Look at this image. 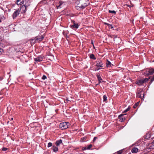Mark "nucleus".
Returning <instances> with one entry per match:
<instances>
[{
	"mask_svg": "<svg viewBox=\"0 0 154 154\" xmlns=\"http://www.w3.org/2000/svg\"><path fill=\"white\" fill-rule=\"evenodd\" d=\"M16 3L18 5H22L20 7V11L22 14L25 13L27 8L30 6V0H17Z\"/></svg>",
	"mask_w": 154,
	"mask_h": 154,
	"instance_id": "obj_1",
	"label": "nucleus"
},
{
	"mask_svg": "<svg viewBox=\"0 0 154 154\" xmlns=\"http://www.w3.org/2000/svg\"><path fill=\"white\" fill-rule=\"evenodd\" d=\"M76 3L77 5L76 7L77 9H84L89 4L88 0H77Z\"/></svg>",
	"mask_w": 154,
	"mask_h": 154,
	"instance_id": "obj_2",
	"label": "nucleus"
},
{
	"mask_svg": "<svg viewBox=\"0 0 154 154\" xmlns=\"http://www.w3.org/2000/svg\"><path fill=\"white\" fill-rule=\"evenodd\" d=\"M70 124L69 122H63L60 124L59 128L62 130L67 128L69 125Z\"/></svg>",
	"mask_w": 154,
	"mask_h": 154,
	"instance_id": "obj_3",
	"label": "nucleus"
},
{
	"mask_svg": "<svg viewBox=\"0 0 154 154\" xmlns=\"http://www.w3.org/2000/svg\"><path fill=\"white\" fill-rule=\"evenodd\" d=\"M96 65L97 66V68L95 69V70H98L100 69V68H98V67H103V64L101 61H97Z\"/></svg>",
	"mask_w": 154,
	"mask_h": 154,
	"instance_id": "obj_4",
	"label": "nucleus"
},
{
	"mask_svg": "<svg viewBox=\"0 0 154 154\" xmlns=\"http://www.w3.org/2000/svg\"><path fill=\"white\" fill-rule=\"evenodd\" d=\"M20 13V11L19 9L16 10L12 14L13 18L15 19L17 16H18Z\"/></svg>",
	"mask_w": 154,
	"mask_h": 154,
	"instance_id": "obj_5",
	"label": "nucleus"
},
{
	"mask_svg": "<svg viewBox=\"0 0 154 154\" xmlns=\"http://www.w3.org/2000/svg\"><path fill=\"white\" fill-rule=\"evenodd\" d=\"M34 60L35 61V63H36L38 62L42 61L43 60V58L41 57H38L37 58H34Z\"/></svg>",
	"mask_w": 154,
	"mask_h": 154,
	"instance_id": "obj_6",
	"label": "nucleus"
},
{
	"mask_svg": "<svg viewBox=\"0 0 154 154\" xmlns=\"http://www.w3.org/2000/svg\"><path fill=\"white\" fill-rule=\"evenodd\" d=\"M92 146V145L91 144H90L87 145L85 147H84L82 148V150H86L87 149H90Z\"/></svg>",
	"mask_w": 154,
	"mask_h": 154,
	"instance_id": "obj_7",
	"label": "nucleus"
},
{
	"mask_svg": "<svg viewBox=\"0 0 154 154\" xmlns=\"http://www.w3.org/2000/svg\"><path fill=\"white\" fill-rule=\"evenodd\" d=\"M124 115V114H122L118 116V118L121 122L124 121L125 119V118L123 116Z\"/></svg>",
	"mask_w": 154,
	"mask_h": 154,
	"instance_id": "obj_8",
	"label": "nucleus"
},
{
	"mask_svg": "<svg viewBox=\"0 0 154 154\" xmlns=\"http://www.w3.org/2000/svg\"><path fill=\"white\" fill-rule=\"evenodd\" d=\"M36 38V40H37V41H41L44 38V37L43 35H42L41 36H37Z\"/></svg>",
	"mask_w": 154,
	"mask_h": 154,
	"instance_id": "obj_9",
	"label": "nucleus"
},
{
	"mask_svg": "<svg viewBox=\"0 0 154 154\" xmlns=\"http://www.w3.org/2000/svg\"><path fill=\"white\" fill-rule=\"evenodd\" d=\"M143 83V81L142 79L138 80L136 82V84L139 85H142Z\"/></svg>",
	"mask_w": 154,
	"mask_h": 154,
	"instance_id": "obj_10",
	"label": "nucleus"
},
{
	"mask_svg": "<svg viewBox=\"0 0 154 154\" xmlns=\"http://www.w3.org/2000/svg\"><path fill=\"white\" fill-rule=\"evenodd\" d=\"M79 25L78 24H75L74 23L73 25L70 26V27L73 29H78L79 28Z\"/></svg>",
	"mask_w": 154,
	"mask_h": 154,
	"instance_id": "obj_11",
	"label": "nucleus"
},
{
	"mask_svg": "<svg viewBox=\"0 0 154 154\" xmlns=\"http://www.w3.org/2000/svg\"><path fill=\"white\" fill-rule=\"evenodd\" d=\"M113 66V65L111 63L107 60H106V67H110Z\"/></svg>",
	"mask_w": 154,
	"mask_h": 154,
	"instance_id": "obj_12",
	"label": "nucleus"
},
{
	"mask_svg": "<svg viewBox=\"0 0 154 154\" xmlns=\"http://www.w3.org/2000/svg\"><path fill=\"white\" fill-rule=\"evenodd\" d=\"M148 75H151L152 74L154 73V69H151L148 70Z\"/></svg>",
	"mask_w": 154,
	"mask_h": 154,
	"instance_id": "obj_13",
	"label": "nucleus"
},
{
	"mask_svg": "<svg viewBox=\"0 0 154 154\" xmlns=\"http://www.w3.org/2000/svg\"><path fill=\"white\" fill-rule=\"evenodd\" d=\"M62 143V140L61 139H60L57 140L56 142V144L57 146H58L60 144Z\"/></svg>",
	"mask_w": 154,
	"mask_h": 154,
	"instance_id": "obj_14",
	"label": "nucleus"
},
{
	"mask_svg": "<svg viewBox=\"0 0 154 154\" xmlns=\"http://www.w3.org/2000/svg\"><path fill=\"white\" fill-rule=\"evenodd\" d=\"M143 91H140L137 93V97L138 98H142V97L141 96V94L143 95Z\"/></svg>",
	"mask_w": 154,
	"mask_h": 154,
	"instance_id": "obj_15",
	"label": "nucleus"
},
{
	"mask_svg": "<svg viewBox=\"0 0 154 154\" xmlns=\"http://www.w3.org/2000/svg\"><path fill=\"white\" fill-rule=\"evenodd\" d=\"M31 40V45H33L35 42H37L36 40V38L35 37L33 39H32L30 40Z\"/></svg>",
	"mask_w": 154,
	"mask_h": 154,
	"instance_id": "obj_16",
	"label": "nucleus"
},
{
	"mask_svg": "<svg viewBox=\"0 0 154 154\" xmlns=\"http://www.w3.org/2000/svg\"><path fill=\"white\" fill-rule=\"evenodd\" d=\"M138 149L137 148L134 147L132 149L131 152L133 153H136L138 152Z\"/></svg>",
	"mask_w": 154,
	"mask_h": 154,
	"instance_id": "obj_17",
	"label": "nucleus"
},
{
	"mask_svg": "<svg viewBox=\"0 0 154 154\" xmlns=\"http://www.w3.org/2000/svg\"><path fill=\"white\" fill-rule=\"evenodd\" d=\"M52 149L53 151L54 152H56L58 150V148L55 146H53Z\"/></svg>",
	"mask_w": 154,
	"mask_h": 154,
	"instance_id": "obj_18",
	"label": "nucleus"
},
{
	"mask_svg": "<svg viewBox=\"0 0 154 154\" xmlns=\"http://www.w3.org/2000/svg\"><path fill=\"white\" fill-rule=\"evenodd\" d=\"M108 27L109 28L112 29L113 28V26L111 24H110L106 23V27Z\"/></svg>",
	"mask_w": 154,
	"mask_h": 154,
	"instance_id": "obj_19",
	"label": "nucleus"
},
{
	"mask_svg": "<svg viewBox=\"0 0 154 154\" xmlns=\"http://www.w3.org/2000/svg\"><path fill=\"white\" fill-rule=\"evenodd\" d=\"M90 57L91 59H93L94 60H95L96 59L94 56V55L93 54H91L90 55Z\"/></svg>",
	"mask_w": 154,
	"mask_h": 154,
	"instance_id": "obj_20",
	"label": "nucleus"
},
{
	"mask_svg": "<svg viewBox=\"0 0 154 154\" xmlns=\"http://www.w3.org/2000/svg\"><path fill=\"white\" fill-rule=\"evenodd\" d=\"M139 102L136 103L134 106L133 107L134 108H136L139 104Z\"/></svg>",
	"mask_w": 154,
	"mask_h": 154,
	"instance_id": "obj_21",
	"label": "nucleus"
},
{
	"mask_svg": "<svg viewBox=\"0 0 154 154\" xmlns=\"http://www.w3.org/2000/svg\"><path fill=\"white\" fill-rule=\"evenodd\" d=\"M109 12L110 13H111L113 14H115L116 13V11H111L109 10Z\"/></svg>",
	"mask_w": 154,
	"mask_h": 154,
	"instance_id": "obj_22",
	"label": "nucleus"
},
{
	"mask_svg": "<svg viewBox=\"0 0 154 154\" xmlns=\"http://www.w3.org/2000/svg\"><path fill=\"white\" fill-rule=\"evenodd\" d=\"M62 3L61 2H59V5L58 6H57V8H61V6L62 5Z\"/></svg>",
	"mask_w": 154,
	"mask_h": 154,
	"instance_id": "obj_23",
	"label": "nucleus"
},
{
	"mask_svg": "<svg viewBox=\"0 0 154 154\" xmlns=\"http://www.w3.org/2000/svg\"><path fill=\"white\" fill-rule=\"evenodd\" d=\"M52 146V143L51 142H49L48 143V147H49Z\"/></svg>",
	"mask_w": 154,
	"mask_h": 154,
	"instance_id": "obj_24",
	"label": "nucleus"
},
{
	"mask_svg": "<svg viewBox=\"0 0 154 154\" xmlns=\"http://www.w3.org/2000/svg\"><path fill=\"white\" fill-rule=\"evenodd\" d=\"M8 149V148H5V147H3L2 148V150L3 151H5L7 150Z\"/></svg>",
	"mask_w": 154,
	"mask_h": 154,
	"instance_id": "obj_25",
	"label": "nucleus"
},
{
	"mask_svg": "<svg viewBox=\"0 0 154 154\" xmlns=\"http://www.w3.org/2000/svg\"><path fill=\"white\" fill-rule=\"evenodd\" d=\"M47 78L46 76L45 75H43L42 77V79L45 80Z\"/></svg>",
	"mask_w": 154,
	"mask_h": 154,
	"instance_id": "obj_26",
	"label": "nucleus"
},
{
	"mask_svg": "<svg viewBox=\"0 0 154 154\" xmlns=\"http://www.w3.org/2000/svg\"><path fill=\"white\" fill-rule=\"evenodd\" d=\"M122 150H119L117 152V154H121L122 153Z\"/></svg>",
	"mask_w": 154,
	"mask_h": 154,
	"instance_id": "obj_27",
	"label": "nucleus"
},
{
	"mask_svg": "<svg viewBox=\"0 0 154 154\" xmlns=\"http://www.w3.org/2000/svg\"><path fill=\"white\" fill-rule=\"evenodd\" d=\"M149 79H148L145 78L144 80H143V83L146 82V81H147Z\"/></svg>",
	"mask_w": 154,
	"mask_h": 154,
	"instance_id": "obj_28",
	"label": "nucleus"
},
{
	"mask_svg": "<svg viewBox=\"0 0 154 154\" xmlns=\"http://www.w3.org/2000/svg\"><path fill=\"white\" fill-rule=\"evenodd\" d=\"M103 101H106V96L104 95L103 96Z\"/></svg>",
	"mask_w": 154,
	"mask_h": 154,
	"instance_id": "obj_29",
	"label": "nucleus"
},
{
	"mask_svg": "<svg viewBox=\"0 0 154 154\" xmlns=\"http://www.w3.org/2000/svg\"><path fill=\"white\" fill-rule=\"evenodd\" d=\"M3 52V49L0 48V54H2Z\"/></svg>",
	"mask_w": 154,
	"mask_h": 154,
	"instance_id": "obj_30",
	"label": "nucleus"
},
{
	"mask_svg": "<svg viewBox=\"0 0 154 154\" xmlns=\"http://www.w3.org/2000/svg\"><path fill=\"white\" fill-rule=\"evenodd\" d=\"M4 18V17L3 16H2V17H1L0 18V22H2V19H3Z\"/></svg>",
	"mask_w": 154,
	"mask_h": 154,
	"instance_id": "obj_31",
	"label": "nucleus"
},
{
	"mask_svg": "<svg viewBox=\"0 0 154 154\" xmlns=\"http://www.w3.org/2000/svg\"><path fill=\"white\" fill-rule=\"evenodd\" d=\"M154 80V76L151 79V82H152Z\"/></svg>",
	"mask_w": 154,
	"mask_h": 154,
	"instance_id": "obj_32",
	"label": "nucleus"
},
{
	"mask_svg": "<svg viewBox=\"0 0 154 154\" xmlns=\"http://www.w3.org/2000/svg\"><path fill=\"white\" fill-rule=\"evenodd\" d=\"M97 139V137H94V139H93V141L94 142L95 141V140H96V139Z\"/></svg>",
	"mask_w": 154,
	"mask_h": 154,
	"instance_id": "obj_33",
	"label": "nucleus"
},
{
	"mask_svg": "<svg viewBox=\"0 0 154 154\" xmlns=\"http://www.w3.org/2000/svg\"><path fill=\"white\" fill-rule=\"evenodd\" d=\"M128 111V109H127L124 111L123 112H127Z\"/></svg>",
	"mask_w": 154,
	"mask_h": 154,
	"instance_id": "obj_34",
	"label": "nucleus"
},
{
	"mask_svg": "<svg viewBox=\"0 0 154 154\" xmlns=\"http://www.w3.org/2000/svg\"><path fill=\"white\" fill-rule=\"evenodd\" d=\"M91 43L93 45H94V42H93V41H91Z\"/></svg>",
	"mask_w": 154,
	"mask_h": 154,
	"instance_id": "obj_35",
	"label": "nucleus"
},
{
	"mask_svg": "<svg viewBox=\"0 0 154 154\" xmlns=\"http://www.w3.org/2000/svg\"><path fill=\"white\" fill-rule=\"evenodd\" d=\"M127 109H128V111L130 109V107H128Z\"/></svg>",
	"mask_w": 154,
	"mask_h": 154,
	"instance_id": "obj_36",
	"label": "nucleus"
},
{
	"mask_svg": "<svg viewBox=\"0 0 154 154\" xmlns=\"http://www.w3.org/2000/svg\"><path fill=\"white\" fill-rule=\"evenodd\" d=\"M127 109H128V111L130 109V107H128Z\"/></svg>",
	"mask_w": 154,
	"mask_h": 154,
	"instance_id": "obj_37",
	"label": "nucleus"
},
{
	"mask_svg": "<svg viewBox=\"0 0 154 154\" xmlns=\"http://www.w3.org/2000/svg\"><path fill=\"white\" fill-rule=\"evenodd\" d=\"M13 120V118H11V120H10V121H11V120Z\"/></svg>",
	"mask_w": 154,
	"mask_h": 154,
	"instance_id": "obj_38",
	"label": "nucleus"
},
{
	"mask_svg": "<svg viewBox=\"0 0 154 154\" xmlns=\"http://www.w3.org/2000/svg\"><path fill=\"white\" fill-rule=\"evenodd\" d=\"M2 78H0V80H2Z\"/></svg>",
	"mask_w": 154,
	"mask_h": 154,
	"instance_id": "obj_39",
	"label": "nucleus"
},
{
	"mask_svg": "<svg viewBox=\"0 0 154 154\" xmlns=\"http://www.w3.org/2000/svg\"><path fill=\"white\" fill-rule=\"evenodd\" d=\"M9 121H8L7 122V123H8H8H9Z\"/></svg>",
	"mask_w": 154,
	"mask_h": 154,
	"instance_id": "obj_40",
	"label": "nucleus"
},
{
	"mask_svg": "<svg viewBox=\"0 0 154 154\" xmlns=\"http://www.w3.org/2000/svg\"><path fill=\"white\" fill-rule=\"evenodd\" d=\"M93 46L94 48V45H93Z\"/></svg>",
	"mask_w": 154,
	"mask_h": 154,
	"instance_id": "obj_41",
	"label": "nucleus"
},
{
	"mask_svg": "<svg viewBox=\"0 0 154 154\" xmlns=\"http://www.w3.org/2000/svg\"><path fill=\"white\" fill-rule=\"evenodd\" d=\"M104 24H106V23H105Z\"/></svg>",
	"mask_w": 154,
	"mask_h": 154,
	"instance_id": "obj_42",
	"label": "nucleus"
},
{
	"mask_svg": "<svg viewBox=\"0 0 154 154\" xmlns=\"http://www.w3.org/2000/svg\"><path fill=\"white\" fill-rule=\"evenodd\" d=\"M104 105H103V107Z\"/></svg>",
	"mask_w": 154,
	"mask_h": 154,
	"instance_id": "obj_43",
	"label": "nucleus"
},
{
	"mask_svg": "<svg viewBox=\"0 0 154 154\" xmlns=\"http://www.w3.org/2000/svg\"><path fill=\"white\" fill-rule=\"evenodd\" d=\"M153 143H154V140H153Z\"/></svg>",
	"mask_w": 154,
	"mask_h": 154,
	"instance_id": "obj_44",
	"label": "nucleus"
}]
</instances>
